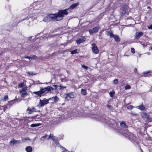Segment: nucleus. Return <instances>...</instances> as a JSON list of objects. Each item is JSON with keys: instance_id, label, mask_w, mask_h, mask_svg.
<instances>
[{"instance_id": "69168bd1", "label": "nucleus", "mask_w": 152, "mask_h": 152, "mask_svg": "<svg viewBox=\"0 0 152 152\" xmlns=\"http://www.w3.org/2000/svg\"><path fill=\"white\" fill-rule=\"evenodd\" d=\"M142 152H143V151H142Z\"/></svg>"}, {"instance_id": "1a4fd4ad", "label": "nucleus", "mask_w": 152, "mask_h": 152, "mask_svg": "<svg viewBox=\"0 0 152 152\" xmlns=\"http://www.w3.org/2000/svg\"><path fill=\"white\" fill-rule=\"evenodd\" d=\"M100 28L99 27H95L93 28L92 29H89V32L90 34H92L94 33H97Z\"/></svg>"}, {"instance_id": "9b49d317", "label": "nucleus", "mask_w": 152, "mask_h": 152, "mask_svg": "<svg viewBox=\"0 0 152 152\" xmlns=\"http://www.w3.org/2000/svg\"><path fill=\"white\" fill-rule=\"evenodd\" d=\"M86 38L85 37L81 36L80 38H78L76 40V42L77 45H79L81 43L85 41Z\"/></svg>"}, {"instance_id": "6ab92c4d", "label": "nucleus", "mask_w": 152, "mask_h": 152, "mask_svg": "<svg viewBox=\"0 0 152 152\" xmlns=\"http://www.w3.org/2000/svg\"><path fill=\"white\" fill-rule=\"evenodd\" d=\"M41 124L40 123L33 124L30 125V126L31 127H34L37 126H39L41 125Z\"/></svg>"}, {"instance_id": "680f3d73", "label": "nucleus", "mask_w": 152, "mask_h": 152, "mask_svg": "<svg viewBox=\"0 0 152 152\" xmlns=\"http://www.w3.org/2000/svg\"><path fill=\"white\" fill-rule=\"evenodd\" d=\"M151 50L152 51V47L151 48Z\"/></svg>"}, {"instance_id": "13d9d810", "label": "nucleus", "mask_w": 152, "mask_h": 152, "mask_svg": "<svg viewBox=\"0 0 152 152\" xmlns=\"http://www.w3.org/2000/svg\"><path fill=\"white\" fill-rule=\"evenodd\" d=\"M26 139V140H27V139H26V138H23V140H24V139Z\"/></svg>"}, {"instance_id": "7ed1b4c3", "label": "nucleus", "mask_w": 152, "mask_h": 152, "mask_svg": "<svg viewBox=\"0 0 152 152\" xmlns=\"http://www.w3.org/2000/svg\"><path fill=\"white\" fill-rule=\"evenodd\" d=\"M59 20L57 13L51 14L48 15L45 17L43 20V21L45 22Z\"/></svg>"}, {"instance_id": "603ef678", "label": "nucleus", "mask_w": 152, "mask_h": 152, "mask_svg": "<svg viewBox=\"0 0 152 152\" xmlns=\"http://www.w3.org/2000/svg\"><path fill=\"white\" fill-rule=\"evenodd\" d=\"M147 8L148 9H149V10H148V11H150V10L151 8H150V7H149V6L147 7Z\"/></svg>"}, {"instance_id": "aec40b11", "label": "nucleus", "mask_w": 152, "mask_h": 152, "mask_svg": "<svg viewBox=\"0 0 152 152\" xmlns=\"http://www.w3.org/2000/svg\"><path fill=\"white\" fill-rule=\"evenodd\" d=\"M25 150L27 152H31L32 151V147L31 146H28L26 148Z\"/></svg>"}, {"instance_id": "cd10ccee", "label": "nucleus", "mask_w": 152, "mask_h": 152, "mask_svg": "<svg viewBox=\"0 0 152 152\" xmlns=\"http://www.w3.org/2000/svg\"><path fill=\"white\" fill-rule=\"evenodd\" d=\"M77 50L75 49L74 50H73L71 51V53L72 54H74L76 53H78L77 52Z\"/></svg>"}, {"instance_id": "c85d7f7f", "label": "nucleus", "mask_w": 152, "mask_h": 152, "mask_svg": "<svg viewBox=\"0 0 152 152\" xmlns=\"http://www.w3.org/2000/svg\"><path fill=\"white\" fill-rule=\"evenodd\" d=\"M27 87H25L23 88L20 91V92L22 91V92H24V91H26V90L27 89Z\"/></svg>"}, {"instance_id": "4d7b16f0", "label": "nucleus", "mask_w": 152, "mask_h": 152, "mask_svg": "<svg viewBox=\"0 0 152 152\" xmlns=\"http://www.w3.org/2000/svg\"><path fill=\"white\" fill-rule=\"evenodd\" d=\"M149 73V72H144V74H147L148 73Z\"/></svg>"}, {"instance_id": "4c0bfd02", "label": "nucleus", "mask_w": 152, "mask_h": 152, "mask_svg": "<svg viewBox=\"0 0 152 152\" xmlns=\"http://www.w3.org/2000/svg\"><path fill=\"white\" fill-rule=\"evenodd\" d=\"M57 138H56L55 136H52L51 139L54 141Z\"/></svg>"}, {"instance_id": "49530a36", "label": "nucleus", "mask_w": 152, "mask_h": 152, "mask_svg": "<svg viewBox=\"0 0 152 152\" xmlns=\"http://www.w3.org/2000/svg\"><path fill=\"white\" fill-rule=\"evenodd\" d=\"M58 86L59 85H53V86L55 87V89H56L57 88L59 87Z\"/></svg>"}, {"instance_id": "423d86ee", "label": "nucleus", "mask_w": 152, "mask_h": 152, "mask_svg": "<svg viewBox=\"0 0 152 152\" xmlns=\"http://www.w3.org/2000/svg\"><path fill=\"white\" fill-rule=\"evenodd\" d=\"M76 95L75 92H72L68 94H65L64 96L65 99H67L68 98L70 99L74 98Z\"/></svg>"}, {"instance_id": "ddd939ff", "label": "nucleus", "mask_w": 152, "mask_h": 152, "mask_svg": "<svg viewBox=\"0 0 152 152\" xmlns=\"http://www.w3.org/2000/svg\"><path fill=\"white\" fill-rule=\"evenodd\" d=\"M79 4V3L78 2H77L76 3L73 4H72L70 7L68 8L69 9V10L70 12V10H72L75 8L76 7H77L78 6Z\"/></svg>"}, {"instance_id": "3c124183", "label": "nucleus", "mask_w": 152, "mask_h": 152, "mask_svg": "<svg viewBox=\"0 0 152 152\" xmlns=\"http://www.w3.org/2000/svg\"><path fill=\"white\" fill-rule=\"evenodd\" d=\"M25 58H28V59H31V56L30 57H29V56H26V57H25Z\"/></svg>"}, {"instance_id": "b1692460", "label": "nucleus", "mask_w": 152, "mask_h": 152, "mask_svg": "<svg viewBox=\"0 0 152 152\" xmlns=\"http://www.w3.org/2000/svg\"><path fill=\"white\" fill-rule=\"evenodd\" d=\"M148 114L147 113H143L142 114V117L143 118L144 120L145 118L147 115Z\"/></svg>"}, {"instance_id": "ea45409f", "label": "nucleus", "mask_w": 152, "mask_h": 152, "mask_svg": "<svg viewBox=\"0 0 152 152\" xmlns=\"http://www.w3.org/2000/svg\"><path fill=\"white\" fill-rule=\"evenodd\" d=\"M37 57V56L35 55H33L31 56V59H34Z\"/></svg>"}, {"instance_id": "39448f33", "label": "nucleus", "mask_w": 152, "mask_h": 152, "mask_svg": "<svg viewBox=\"0 0 152 152\" xmlns=\"http://www.w3.org/2000/svg\"><path fill=\"white\" fill-rule=\"evenodd\" d=\"M49 103L48 99H47L46 98H44L43 100H42L40 99L39 104L38 105V106L39 107H43L45 105L48 103Z\"/></svg>"}, {"instance_id": "f3484780", "label": "nucleus", "mask_w": 152, "mask_h": 152, "mask_svg": "<svg viewBox=\"0 0 152 152\" xmlns=\"http://www.w3.org/2000/svg\"><path fill=\"white\" fill-rule=\"evenodd\" d=\"M20 93L22 97L23 98H24L25 96H26L28 94L27 93L26 91L24 92H20Z\"/></svg>"}, {"instance_id": "79ce46f5", "label": "nucleus", "mask_w": 152, "mask_h": 152, "mask_svg": "<svg viewBox=\"0 0 152 152\" xmlns=\"http://www.w3.org/2000/svg\"><path fill=\"white\" fill-rule=\"evenodd\" d=\"M8 99V96L7 95L4 96V101L7 100Z\"/></svg>"}, {"instance_id": "5fc2aeb1", "label": "nucleus", "mask_w": 152, "mask_h": 152, "mask_svg": "<svg viewBox=\"0 0 152 152\" xmlns=\"http://www.w3.org/2000/svg\"><path fill=\"white\" fill-rule=\"evenodd\" d=\"M37 115H36V116H35V117H32V118H36L37 117Z\"/></svg>"}, {"instance_id": "bf43d9fd", "label": "nucleus", "mask_w": 152, "mask_h": 152, "mask_svg": "<svg viewBox=\"0 0 152 152\" xmlns=\"http://www.w3.org/2000/svg\"><path fill=\"white\" fill-rule=\"evenodd\" d=\"M137 70V69H135L134 70V72H135V71H136Z\"/></svg>"}, {"instance_id": "a18cd8bd", "label": "nucleus", "mask_w": 152, "mask_h": 152, "mask_svg": "<svg viewBox=\"0 0 152 152\" xmlns=\"http://www.w3.org/2000/svg\"><path fill=\"white\" fill-rule=\"evenodd\" d=\"M148 28L149 29H152V24L151 25L149 26L148 27Z\"/></svg>"}, {"instance_id": "412c9836", "label": "nucleus", "mask_w": 152, "mask_h": 152, "mask_svg": "<svg viewBox=\"0 0 152 152\" xmlns=\"http://www.w3.org/2000/svg\"><path fill=\"white\" fill-rule=\"evenodd\" d=\"M16 101V100L15 99H14L11 101H9L8 102V104H7V105L8 106L9 105H10V106L12 105L15 103Z\"/></svg>"}, {"instance_id": "052dcab7", "label": "nucleus", "mask_w": 152, "mask_h": 152, "mask_svg": "<svg viewBox=\"0 0 152 152\" xmlns=\"http://www.w3.org/2000/svg\"><path fill=\"white\" fill-rule=\"evenodd\" d=\"M41 141H44V140H43V138H42V140H41Z\"/></svg>"}, {"instance_id": "a878e982", "label": "nucleus", "mask_w": 152, "mask_h": 152, "mask_svg": "<svg viewBox=\"0 0 152 152\" xmlns=\"http://www.w3.org/2000/svg\"><path fill=\"white\" fill-rule=\"evenodd\" d=\"M109 94H110V96L111 97H112L114 96V94H115V92L113 91H110V92Z\"/></svg>"}, {"instance_id": "20e7f679", "label": "nucleus", "mask_w": 152, "mask_h": 152, "mask_svg": "<svg viewBox=\"0 0 152 152\" xmlns=\"http://www.w3.org/2000/svg\"><path fill=\"white\" fill-rule=\"evenodd\" d=\"M70 11L68 9L64 10H58V12L56 13L59 20H61L63 19V17L65 15H67Z\"/></svg>"}, {"instance_id": "0e129e2a", "label": "nucleus", "mask_w": 152, "mask_h": 152, "mask_svg": "<svg viewBox=\"0 0 152 152\" xmlns=\"http://www.w3.org/2000/svg\"><path fill=\"white\" fill-rule=\"evenodd\" d=\"M46 83V84H48L47 83Z\"/></svg>"}, {"instance_id": "393cba45", "label": "nucleus", "mask_w": 152, "mask_h": 152, "mask_svg": "<svg viewBox=\"0 0 152 152\" xmlns=\"http://www.w3.org/2000/svg\"><path fill=\"white\" fill-rule=\"evenodd\" d=\"M139 109L141 110H143L145 109V107L143 105H141L137 107Z\"/></svg>"}, {"instance_id": "c9c22d12", "label": "nucleus", "mask_w": 152, "mask_h": 152, "mask_svg": "<svg viewBox=\"0 0 152 152\" xmlns=\"http://www.w3.org/2000/svg\"><path fill=\"white\" fill-rule=\"evenodd\" d=\"M115 35L113 34L112 32H111V33L110 34V37L111 38L113 37L114 38V36H115Z\"/></svg>"}, {"instance_id": "c756f323", "label": "nucleus", "mask_w": 152, "mask_h": 152, "mask_svg": "<svg viewBox=\"0 0 152 152\" xmlns=\"http://www.w3.org/2000/svg\"><path fill=\"white\" fill-rule=\"evenodd\" d=\"M66 77H64L61 78V80L62 82H66L67 81V80L65 79Z\"/></svg>"}, {"instance_id": "bb28decb", "label": "nucleus", "mask_w": 152, "mask_h": 152, "mask_svg": "<svg viewBox=\"0 0 152 152\" xmlns=\"http://www.w3.org/2000/svg\"><path fill=\"white\" fill-rule=\"evenodd\" d=\"M58 86L60 87L59 89L60 90H62L63 89L65 88H66V86H62L61 85H59Z\"/></svg>"}, {"instance_id": "f257e3e1", "label": "nucleus", "mask_w": 152, "mask_h": 152, "mask_svg": "<svg viewBox=\"0 0 152 152\" xmlns=\"http://www.w3.org/2000/svg\"><path fill=\"white\" fill-rule=\"evenodd\" d=\"M94 116L93 118L97 120L102 121V122L106 123L109 125L111 124H113L115 122V121L113 119H111L109 117L102 115H94Z\"/></svg>"}, {"instance_id": "473e14b6", "label": "nucleus", "mask_w": 152, "mask_h": 152, "mask_svg": "<svg viewBox=\"0 0 152 152\" xmlns=\"http://www.w3.org/2000/svg\"><path fill=\"white\" fill-rule=\"evenodd\" d=\"M107 106L110 110H112L113 109V107L111 105L108 104Z\"/></svg>"}, {"instance_id": "09e8293b", "label": "nucleus", "mask_w": 152, "mask_h": 152, "mask_svg": "<svg viewBox=\"0 0 152 152\" xmlns=\"http://www.w3.org/2000/svg\"><path fill=\"white\" fill-rule=\"evenodd\" d=\"M52 135L51 134H50L49 136V137H48V140H49L51 138V137H52Z\"/></svg>"}, {"instance_id": "e2e57ef3", "label": "nucleus", "mask_w": 152, "mask_h": 152, "mask_svg": "<svg viewBox=\"0 0 152 152\" xmlns=\"http://www.w3.org/2000/svg\"><path fill=\"white\" fill-rule=\"evenodd\" d=\"M70 0L71 1H73V0Z\"/></svg>"}, {"instance_id": "2eb2a0df", "label": "nucleus", "mask_w": 152, "mask_h": 152, "mask_svg": "<svg viewBox=\"0 0 152 152\" xmlns=\"http://www.w3.org/2000/svg\"><path fill=\"white\" fill-rule=\"evenodd\" d=\"M152 118L150 117V116L148 114L145 118L144 119V120H146L147 122H150L152 121Z\"/></svg>"}, {"instance_id": "8fccbe9b", "label": "nucleus", "mask_w": 152, "mask_h": 152, "mask_svg": "<svg viewBox=\"0 0 152 152\" xmlns=\"http://www.w3.org/2000/svg\"><path fill=\"white\" fill-rule=\"evenodd\" d=\"M7 108V106H6L5 107H4V111Z\"/></svg>"}, {"instance_id": "58836bf2", "label": "nucleus", "mask_w": 152, "mask_h": 152, "mask_svg": "<svg viewBox=\"0 0 152 152\" xmlns=\"http://www.w3.org/2000/svg\"><path fill=\"white\" fill-rule=\"evenodd\" d=\"M106 34L107 36H110V34L111 33V32H110V31H107L106 32Z\"/></svg>"}, {"instance_id": "2f4dec72", "label": "nucleus", "mask_w": 152, "mask_h": 152, "mask_svg": "<svg viewBox=\"0 0 152 152\" xmlns=\"http://www.w3.org/2000/svg\"><path fill=\"white\" fill-rule=\"evenodd\" d=\"M126 13V10L125 9H123V11L121 13V16H123Z\"/></svg>"}, {"instance_id": "dca6fc26", "label": "nucleus", "mask_w": 152, "mask_h": 152, "mask_svg": "<svg viewBox=\"0 0 152 152\" xmlns=\"http://www.w3.org/2000/svg\"><path fill=\"white\" fill-rule=\"evenodd\" d=\"M121 126L124 128H127L128 126L126 125L125 122L124 121L120 122Z\"/></svg>"}, {"instance_id": "72a5a7b5", "label": "nucleus", "mask_w": 152, "mask_h": 152, "mask_svg": "<svg viewBox=\"0 0 152 152\" xmlns=\"http://www.w3.org/2000/svg\"><path fill=\"white\" fill-rule=\"evenodd\" d=\"M125 89L126 90L128 89L131 88V87L129 85H127L125 86Z\"/></svg>"}, {"instance_id": "f8f14e48", "label": "nucleus", "mask_w": 152, "mask_h": 152, "mask_svg": "<svg viewBox=\"0 0 152 152\" xmlns=\"http://www.w3.org/2000/svg\"><path fill=\"white\" fill-rule=\"evenodd\" d=\"M143 35V33L142 32H136L134 35V39H139Z\"/></svg>"}, {"instance_id": "a19ab883", "label": "nucleus", "mask_w": 152, "mask_h": 152, "mask_svg": "<svg viewBox=\"0 0 152 152\" xmlns=\"http://www.w3.org/2000/svg\"><path fill=\"white\" fill-rule=\"evenodd\" d=\"M131 50L132 53H135V49L134 48H131Z\"/></svg>"}, {"instance_id": "a211bd4d", "label": "nucleus", "mask_w": 152, "mask_h": 152, "mask_svg": "<svg viewBox=\"0 0 152 152\" xmlns=\"http://www.w3.org/2000/svg\"><path fill=\"white\" fill-rule=\"evenodd\" d=\"M54 142L55 143V144H56V145H58V147L59 146H60V147L61 148H62L64 149L65 150H66V149L64 148L62 146H61L59 143H58V139H56L54 141Z\"/></svg>"}, {"instance_id": "6e6552de", "label": "nucleus", "mask_w": 152, "mask_h": 152, "mask_svg": "<svg viewBox=\"0 0 152 152\" xmlns=\"http://www.w3.org/2000/svg\"><path fill=\"white\" fill-rule=\"evenodd\" d=\"M48 100L49 101H50L51 103H54L56 102L59 100V98L57 96H56L54 97L49 98Z\"/></svg>"}, {"instance_id": "de8ad7c7", "label": "nucleus", "mask_w": 152, "mask_h": 152, "mask_svg": "<svg viewBox=\"0 0 152 152\" xmlns=\"http://www.w3.org/2000/svg\"><path fill=\"white\" fill-rule=\"evenodd\" d=\"M32 37H33L32 36H31V37H29L28 38V40L29 41H31V40L32 38Z\"/></svg>"}, {"instance_id": "0eeeda50", "label": "nucleus", "mask_w": 152, "mask_h": 152, "mask_svg": "<svg viewBox=\"0 0 152 152\" xmlns=\"http://www.w3.org/2000/svg\"><path fill=\"white\" fill-rule=\"evenodd\" d=\"M92 46L91 49L93 53L95 54H97L99 53V50L96 45L94 43L91 44Z\"/></svg>"}, {"instance_id": "6e6d98bb", "label": "nucleus", "mask_w": 152, "mask_h": 152, "mask_svg": "<svg viewBox=\"0 0 152 152\" xmlns=\"http://www.w3.org/2000/svg\"><path fill=\"white\" fill-rule=\"evenodd\" d=\"M130 133H129V132H128V134H127V135H128V136H129V134H130Z\"/></svg>"}, {"instance_id": "37998d69", "label": "nucleus", "mask_w": 152, "mask_h": 152, "mask_svg": "<svg viewBox=\"0 0 152 152\" xmlns=\"http://www.w3.org/2000/svg\"><path fill=\"white\" fill-rule=\"evenodd\" d=\"M82 67L83 68L85 69H88V67L87 66H85L84 64H83L82 65Z\"/></svg>"}, {"instance_id": "9d476101", "label": "nucleus", "mask_w": 152, "mask_h": 152, "mask_svg": "<svg viewBox=\"0 0 152 152\" xmlns=\"http://www.w3.org/2000/svg\"><path fill=\"white\" fill-rule=\"evenodd\" d=\"M21 143V141L20 140H16L14 138H12L9 142L10 145H14L16 144H19Z\"/></svg>"}, {"instance_id": "4be33fe9", "label": "nucleus", "mask_w": 152, "mask_h": 152, "mask_svg": "<svg viewBox=\"0 0 152 152\" xmlns=\"http://www.w3.org/2000/svg\"><path fill=\"white\" fill-rule=\"evenodd\" d=\"M116 42H118L120 41V39L118 36L115 35L114 38Z\"/></svg>"}, {"instance_id": "7c9ffc66", "label": "nucleus", "mask_w": 152, "mask_h": 152, "mask_svg": "<svg viewBox=\"0 0 152 152\" xmlns=\"http://www.w3.org/2000/svg\"><path fill=\"white\" fill-rule=\"evenodd\" d=\"M18 86L19 88H22L23 87V86H24V84L23 83H21L20 84H18Z\"/></svg>"}, {"instance_id": "f704fd0d", "label": "nucleus", "mask_w": 152, "mask_h": 152, "mask_svg": "<svg viewBox=\"0 0 152 152\" xmlns=\"http://www.w3.org/2000/svg\"><path fill=\"white\" fill-rule=\"evenodd\" d=\"M118 80L117 79H115L113 81V83L115 84H117L118 83Z\"/></svg>"}, {"instance_id": "4468645a", "label": "nucleus", "mask_w": 152, "mask_h": 152, "mask_svg": "<svg viewBox=\"0 0 152 152\" xmlns=\"http://www.w3.org/2000/svg\"><path fill=\"white\" fill-rule=\"evenodd\" d=\"M26 111H28V113L29 114H31L33 113L36 111V109L34 107L31 108L30 107H28V109L26 110Z\"/></svg>"}, {"instance_id": "5701e85b", "label": "nucleus", "mask_w": 152, "mask_h": 152, "mask_svg": "<svg viewBox=\"0 0 152 152\" xmlns=\"http://www.w3.org/2000/svg\"><path fill=\"white\" fill-rule=\"evenodd\" d=\"M81 92L82 94L83 95H86L87 94L86 90L85 89H81Z\"/></svg>"}, {"instance_id": "864d4df0", "label": "nucleus", "mask_w": 152, "mask_h": 152, "mask_svg": "<svg viewBox=\"0 0 152 152\" xmlns=\"http://www.w3.org/2000/svg\"><path fill=\"white\" fill-rule=\"evenodd\" d=\"M28 73L30 75H33V74L32 73H30V72H28Z\"/></svg>"}, {"instance_id": "c03bdc74", "label": "nucleus", "mask_w": 152, "mask_h": 152, "mask_svg": "<svg viewBox=\"0 0 152 152\" xmlns=\"http://www.w3.org/2000/svg\"><path fill=\"white\" fill-rule=\"evenodd\" d=\"M47 136V135H46L45 136H42V137H41L40 139V140H42V138H46Z\"/></svg>"}, {"instance_id": "e433bc0d", "label": "nucleus", "mask_w": 152, "mask_h": 152, "mask_svg": "<svg viewBox=\"0 0 152 152\" xmlns=\"http://www.w3.org/2000/svg\"><path fill=\"white\" fill-rule=\"evenodd\" d=\"M134 108V106L132 105H129L127 107L128 109H132Z\"/></svg>"}, {"instance_id": "f03ea898", "label": "nucleus", "mask_w": 152, "mask_h": 152, "mask_svg": "<svg viewBox=\"0 0 152 152\" xmlns=\"http://www.w3.org/2000/svg\"><path fill=\"white\" fill-rule=\"evenodd\" d=\"M53 90H54V89L52 87L48 86L43 88H41L39 91H37L33 92V94L36 95L35 96V97L40 98L42 96V95L46 92L51 91Z\"/></svg>"}]
</instances>
